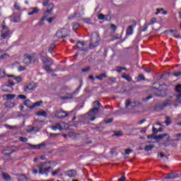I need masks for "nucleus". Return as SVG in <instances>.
<instances>
[{
	"instance_id": "1",
	"label": "nucleus",
	"mask_w": 181,
	"mask_h": 181,
	"mask_svg": "<svg viewBox=\"0 0 181 181\" xmlns=\"http://www.w3.org/2000/svg\"><path fill=\"white\" fill-rule=\"evenodd\" d=\"M36 62L39 63V59H37V57H36L35 54H24V59H23L24 64L29 66V64H31V63H36Z\"/></svg>"
},
{
	"instance_id": "2",
	"label": "nucleus",
	"mask_w": 181,
	"mask_h": 181,
	"mask_svg": "<svg viewBox=\"0 0 181 181\" xmlns=\"http://www.w3.org/2000/svg\"><path fill=\"white\" fill-rule=\"evenodd\" d=\"M98 45H100V34L97 32H94L92 33L89 49H94V47H97Z\"/></svg>"
},
{
	"instance_id": "3",
	"label": "nucleus",
	"mask_w": 181,
	"mask_h": 181,
	"mask_svg": "<svg viewBox=\"0 0 181 181\" xmlns=\"http://www.w3.org/2000/svg\"><path fill=\"white\" fill-rule=\"evenodd\" d=\"M54 115L55 118H59L62 119L63 118H66V117H69V114L66 111H64L63 110H56L54 112Z\"/></svg>"
},
{
	"instance_id": "4",
	"label": "nucleus",
	"mask_w": 181,
	"mask_h": 181,
	"mask_svg": "<svg viewBox=\"0 0 181 181\" xmlns=\"http://www.w3.org/2000/svg\"><path fill=\"white\" fill-rule=\"evenodd\" d=\"M57 37L58 39H63V37H67L69 36V30L62 28L59 30L56 33Z\"/></svg>"
},
{
	"instance_id": "5",
	"label": "nucleus",
	"mask_w": 181,
	"mask_h": 181,
	"mask_svg": "<svg viewBox=\"0 0 181 181\" xmlns=\"http://www.w3.org/2000/svg\"><path fill=\"white\" fill-rule=\"evenodd\" d=\"M43 166L45 165H37V168H38V172L40 175H46L47 176V173H49V170L52 169V167H48L46 168H43Z\"/></svg>"
},
{
	"instance_id": "6",
	"label": "nucleus",
	"mask_w": 181,
	"mask_h": 181,
	"mask_svg": "<svg viewBox=\"0 0 181 181\" xmlns=\"http://www.w3.org/2000/svg\"><path fill=\"white\" fill-rule=\"evenodd\" d=\"M76 46L78 49V50H82V52H87L88 48H87V45L86 44H84V42L78 41L76 43Z\"/></svg>"
},
{
	"instance_id": "7",
	"label": "nucleus",
	"mask_w": 181,
	"mask_h": 181,
	"mask_svg": "<svg viewBox=\"0 0 181 181\" xmlns=\"http://www.w3.org/2000/svg\"><path fill=\"white\" fill-rule=\"evenodd\" d=\"M35 88H36V85L35 84V83H30V84L24 86L23 90L28 93V91L35 90Z\"/></svg>"
},
{
	"instance_id": "8",
	"label": "nucleus",
	"mask_w": 181,
	"mask_h": 181,
	"mask_svg": "<svg viewBox=\"0 0 181 181\" xmlns=\"http://www.w3.org/2000/svg\"><path fill=\"white\" fill-rule=\"evenodd\" d=\"M65 176L68 177H76L77 176V171L76 170H70L65 172Z\"/></svg>"
},
{
	"instance_id": "9",
	"label": "nucleus",
	"mask_w": 181,
	"mask_h": 181,
	"mask_svg": "<svg viewBox=\"0 0 181 181\" xmlns=\"http://www.w3.org/2000/svg\"><path fill=\"white\" fill-rule=\"evenodd\" d=\"M136 101H132L131 99H128L125 101V107L128 108V107H136Z\"/></svg>"
},
{
	"instance_id": "10",
	"label": "nucleus",
	"mask_w": 181,
	"mask_h": 181,
	"mask_svg": "<svg viewBox=\"0 0 181 181\" xmlns=\"http://www.w3.org/2000/svg\"><path fill=\"white\" fill-rule=\"evenodd\" d=\"M98 111H100V109H98V107H93L88 112V115L90 117H94L97 115V114H98Z\"/></svg>"
},
{
	"instance_id": "11",
	"label": "nucleus",
	"mask_w": 181,
	"mask_h": 181,
	"mask_svg": "<svg viewBox=\"0 0 181 181\" xmlns=\"http://www.w3.org/2000/svg\"><path fill=\"white\" fill-rule=\"evenodd\" d=\"M49 128L50 129H52V131H57V129H59V131L63 130V127H62V125L59 123H57L55 125L50 126Z\"/></svg>"
},
{
	"instance_id": "12",
	"label": "nucleus",
	"mask_w": 181,
	"mask_h": 181,
	"mask_svg": "<svg viewBox=\"0 0 181 181\" xmlns=\"http://www.w3.org/2000/svg\"><path fill=\"white\" fill-rule=\"evenodd\" d=\"M2 91L4 93H12V91H13V88H12L11 86L6 85L3 86Z\"/></svg>"
},
{
	"instance_id": "13",
	"label": "nucleus",
	"mask_w": 181,
	"mask_h": 181,
	"mask_svg": "<svg viewBox=\"0 0 181 181\" xmlns=\"http://www.w3.org/2000/svg\"><path fill=\"white\" fill-rule=\"evenodd\" d=\"M16 97V95L15 94H6L3 95V98L7 100H13V98H15Z\"/></svg>"
},
{
	"instance_id": "14",
	"label": "nucleus",
	"mask_w": 181,
	"mask_h": 181,
	"mask_svg": "<svg viewBox=\"0 0 181 181\" xmlns=\"http://www.w3.org/2000/svg\"><path fill=\"white\" fill-rule=\"evenodd\" d=\"M134 28H135V25H130L127 28V36H131V35L134 34Z\"/></svg>"
},
{
	"instance_id": "15",
	"label": "nucleus",
	"mask_w": 181,
	"mask_h": 181,
	"mask_svg": "<svg viewBox=\"0 0 181 181\" xmlns=\"http://www.w3.org/2000/svg\"><path fill=\"white\" fill-rule=\"evenodd\" d=\"M31 9H32V11L28 13V16H32V15H35V13H39V12H40V9H39L37 7H35Z\"/></svg>"
},
{
	"instance_id": "16",
	"label": "nucleus",
	"mask_w": 181,
	"mask_h": 181,
	"mask_svg": "<svg viewBox=\"0 0 181 181\" xmlns=\"http://www.w3.org/2000/svg\"><path fill=\"white\" fill-rule=\"evenodd\" d=\"M9 30H1V36L2 39H6V37H8V36H9Z\"/></svg>"
},
{
	"instance_id": "17",
	"label": "nucleus",
	"mask_w": 181,
	"mask_h": 181,
	"mask_svg": "<svg viewBox=\"0 0 181 181\" xmlns=\"http://www.w3.org/2000/svg\"><path fill=\"white\" fill-rule=\"evenodd\" d=\"M5 127L8 129H21V128H22V126H20V125L11 126V125H8V124H6Z\"/></svg>"
},
{
	"instance_id": "18",
	"label": "nucleus",
	"mask_w": 181,
	"mask_h": 181,
	"mask_svg": "<svg viewBox=\"0 0 181 181\" xmlns=\"http://www.w3.org/2000/svg\"><path fill=\"white\" fill-rule=\"evenodd\" d=\"M54 6L52 4H48L47 11L45 12V15L47 13H51L52 11H53Z\"/></svg>"
},
{
	"instance_id": "19",
	"label": "nucleus",
	"mask_w": 181,
	"mask_h": 181,
	"mask_svg": "<svg viewBox=\"0 0 181 181\" xmlns=\"http://www.w3.org/2000/svg\"><path fill=\"white\" fill-rule=\"evenodd\" d=\"M24 105H25V107H28V108H33L32 107L33 106V104H32V101H30V100H25L24 101Z\"/></svg>"
},
{
	"instance_id": "20",
	"label": "nucleus",
	"mask_w": 181,
	"mask_h": 181,
	"mask_svg": "<svg viewBox=\"0 0 181 181\" xmlns=\"http://www.w3.org/2000/svg\"><path fill=\"white\" fill-rule=\"evenodd\" d=\"M95 78H97L98 80H100V81H103L104 78H107V75L105 74H100L99 76H95Z\"/></svg>"
},
{
	"instance_id": "21",
	"label": "nucleus",
	"mask_w": 181,
	"mask_h": 181,
	"mask_svg": "<svg viewBox=\"0 0 181 181\" xmlns=\"http://www.w3.org/2000/svg\"><path fill=\"white\" fill-rule=\"evenodd\" d=\"M28 145H29V146H30L33 149H40L41 146H45L44 144H37V145H33V144H28Z\"/></svg>"
},
{
	"instance_id": "22",
	"label": "nucleus",
	"mask_w": 181,
	"mask_h": 181,
	"mask_svg": "<svg viewBox=\"0 0 181 181\" xmlns=\"http://www.w3.org/2000/svg\"><path fill=\"white\" fill-rule=\"evenodd\" d=\"M38 129L37 127H33L32 126L28 127V129H27V132H38Z\"/></svg>"
},
{
	"instance_id": "23",
	"label": "nucleus",
	"mask_w": 181,
	"mask_h": 181,
	"mask_svg": "<svg viewBox=\"0 0 181 181\" xmlns=\"http://www.w3.org/2000/svg\"><path fill=\"white\" fill-rule=\"evenodd\" d=\"M176 177H179V175L177 174H175L173 173H170L166 177L165 179H175Z\"/></svg>"
},
{
	"instance_id": "24",
	"label": "nucleus",
	"mask_w": 181,
	"mask_h": 181,
	"mask_svg": "<svg viewBox=\"0 0 181 181\" xmlns=\"http://www.w3.org/2000/svg\"><path fill=\"white\" fill-rule=\"evenodd\" d=\"M1 175H2V177H3V179H4V180H7V181L11 180V175H8L7 173H2Z\"/></svg>"
},
{
	"instance_id": "25",
	"label": "nucleus",
	"mask_w": 181,
	"mask_h": 181,
	"mask_svg": "<svg viewBox=\"0 0 181 181\" xmlns=\"http://www.w3.org/2000/svg\"><path fill=\"white\" fill-rule=\"evenodd\" d=\"M42 62H43L44 64L47 65V66H52L53 64V60H52L51 59L42 60Z\"/></svg>"
},
{
	"instance_id": "26",
	"label": "nucleus",
	"mask_w": 181,
	"mask_h": 181,
	"mask_svg": "<svg viewBox=\"0 0 181 181\" xmlns=\"http://www.w3.org/2000/svg\"><path fill=\"white\" fill-rule=\"evenodd\" d=\"M165 136H168V138H169V134L168 133H165L164 134H159L155 137V139H163Z\"/></svg>"
},
{
	"instance_id": "27",
	"label": "nucleus",
	"mask_w": 181,
	"mask_h": 181,
	"mask_svg": "<svg viewBox=\"0 0 181 181\" xmlns=\"http://www.w3.org/2000/svg\"><path fill=\"white\" fill-rule=\"evenodd\" d=\"M2 153L3 155H6V156L11 155V153H13V150L12 149L4 150L2 151Z\"/></svg>"
},
{
	"instance_id": "28",
	"label": "nucleus",
	"mask_w": 181,
	"mask_h": 181,
	"mask_svg": "<svg viewBox=\"0 0 181 181\" xmlns=\"http://www.w3.org/2000/svg\"><path fill=\"white\" fill-rule=\"evenodd\" d=\"M122 78L127 80V81H132V78L129 76V75H127V74H123L122 76Z\"/></svg>"
},
{
	"instance_id": "29",
	"label": "nucleus",
	"mask_w": 181,
	"mask_h": 181,
	"mask_svg": "<svg viewBox=\"0 0 181 181\" xmlns=\"http://www.w3.org/2000/svg\"><path fill=\"white\" fill-rule=\"evenodd\" d=\"M93 108H98V110H100V107H101V103L98 102V100H96L93 102Z\"/></svg>"
},
{
	"instance_id": "30",
	"label": "nucleus",
	"mask_w": 181,
	"mask_h": 181,
	"mask_svg": "<svg viewBox=\"0 0 181 181\" xmlns=\"http://www.w3.org/2000/svg\"><path fill=\"white\" fill-rule=\"evenodd\" d=\"M18 181H27L28 177L25 175H20L18 177Z\"/></svg>"
},
{
	"instance_id": "31",
	"label": "nucleus",
	"mask_w": 181,
	"mask_h": 181,
	"mask_svg": "<svg viewBox=\"0 0 181 181\" xmlns=\"http://www.w3.org/2000/svg\"><path fill=\"white\" fill-rule=\"evenodd\" d=\"M153 148H155V146L153 145H150V146L146 145V147L144 148V151L146 152H149V151H152Z\"/></svg>"
},
{
	"instance_id": "32",
	"label": "nucleus",
	"mask_w": 181,
	"mask_h": 181,
	"mask_svg": "<svg viewBox=\"0 0 181 181\" xmlns=\"http://www.w3.org/2000/svg\"><path fill=\"white\" fill-rule=\"evenodd\" d=\"M4 77H6L5 69H0V78H4Z\"/></svg>"
},
{
	"instance_id": "33",
	"label": "nucleus",
	"mask_w": 181,
	"mask_h": 181,
	"mask_svg": "<svg viewBox=\"0 0 181 181\" xmlns=\"http://www.w3.org/2000/svg\"><path fill=\"white\" fill-rule=\"evenodd\" d=\"M172 105V100H168L167 101H165L163 105H162V108L165 107H168V105Z\"/></svg>"
},
{
	"instance_id": "34",
	"label": "nucleus",
	"mask_w": 181,
	"mask_h": 181,
	"mask_svg": "<svg viewBox=\"0 0 181 181\" xmlns=\"http://www.w3.org/2000/svg\"><path fill=\"white\" fill-rule=\"evenodd\" d=\"M37 115L39 117H47V113L45 111L38 112Z\"/></svg>"
},
{
	"instance_id": "35",
	"label": "nucleus",
	"mask_w": 181,
	"mask_h": 181,
	"mask_svg": "<svg viewBox=\"0 0 181 181\" xmlns=\"http://www.w3.org/2000/svg\"><path fill=\"white\" fill-rule=\"evenodd\" d=\"M40 104H43V102L38 101V102H36L35 103H33V106L31 107L35 108V107H40Z\"/></svg>"
},
{
	"instance_id": "36",
	"label": "nucleus",
	"mask_w": 181,
	"mask_h": 181,
	"mask_svg": "<svg viewBox=\"0 0 181 181\" xmlns=\"http://www.w3.org/2000/svg\"><path fill=\"white\" fill-rule=\"evenodd\" d=\"M176 101L181 104V93L176 95Z\"/></svg>"
},
{
	"instance_id": "37",
	"label": "nucleus",
	"mask_w": 181,
	"mask_h": 181,
	"mask_svg": "<svg viewBox=\"0 0 181 181\" xmlns=\"http://www.w3.org/2000/svg\"><path fill=\"white\" fill-rule=\"evenodd\" d=\"M61 169L60 168L56 169L55 170L52 172V176H56V175H59V173L60 172Z\"/></svg>"
},
{
	"instance_id": "38",
	"label": "nucleus",
	"mask_w": 181,
	"mask_h": 181,
	"mask_svg": "<svg viewBox=\"0 0 181 181\" xmlns=\"http://www.w3.org/2000/svg\"><path fill=\"white\" fill-rule=\"evenodd\" d=\"M44 70H45V71H47V73H52V69H50V66L49 65H45L44 66Z\"/></svg>"
},
{
	"instance_id": "39",
	"label": "nucleus",
	"mask_w": 181,
	"mask_h": 181,
	"mask_svg": "<svg viewBox=\"0 0 181 181\" xmlns=\"http://www.w3.org/2000/svg\"><path fill=\"white\" fill-rule=\"evenodd\" d=\"M157 19L156 18H151V20L150 21V22L147 24L148 26L151 25H153V23H156Z\"/></svg>"
},
{
	"instance_id": "40",
	"label": "nucleus",
	"mask_w": 181,
	"mask_h": 181,
	"mask_svg": "<svg viewBox=\"0 0 181 181\" xmlns=\"http://www.w3.org/2000/svg\"><path fill=\"white\" fill-rule=\"evenodd\" d=\"M175 91H176L177 93H180V91H181V84L180 83L175 86Z\"/></svg>"
},
{
	"instance_id": "41",
	"label": "nucleus",
	"mask_w": 181,
	"mask_h": 181,
	"mask_svg": "<svg viewBox=\"0 0 181 181\" xmlns=\"http://www.w3.org/2000/svg\"><path fill=\"white\" fill-rule=\"evenodd\" d=\"M79 27H80V24H78V23H73L74 30H77V29H78Z\"/></svg>"
},
{
	"instance_id": "42",
	"label": "nucleus",
	"mask_w": 181,
	"mask_h": 181,
	"mask_svg": "<svg viewBox=\"0 0 181 181\" xmlns=\"http://www.w3.org/2000/svg\"><path fill=\"white\" fill-rule=\"evenodd\" d=\"M165 122L166 125H170V124H172V121H170V118L168 116L165 117Z\"/></svg>"
},
{
	"instance_id": "43",
	"label": "nucleus",
	"mask_w": 181,
	"mask_h": 181,
	"mask_svg": "<svg viewBox=\"0 0 181 181\" xmlns=\"http://www.w3.org/2000/svg\"><path fill=\"white\" fill-rule=\"evenodd\" d=\"M98 19H99V21H104V19H105V16L103 13H100L98 16Z\"/></svg>"
},
{
	"instance_id": "44",
	"label": "nucleus",
	"mask_w": 181,
	"mask_h": 181,
	"mask_svg": "<svg viewBox=\"0 0 181 181\" xmlns=\"http://www.w3.org/2000/svg\"><path fill=\"white\" fill-rule=\"evenodd\" d=\"M5 57H9V55H8V54H1L0 53V60L5 59Z\"/></svg>"
},
{
	"instance_id": "45",
	"label": "nucleus",
	"mask_w": 181,
	"mask_h": 181,
	"mask_svg": "<svg viewBox=\"0 0 181 181\" xmlns=\"http://www.w3.org/2000/svg\"><path fill=\"white\" fill-rule=\"evenodd\" d=\"M124 153L126 155H129V153H132V149H131V148H126L124 150Z\"/></svg>"
},
{
	"instance_id": "46",
	"label": "nucleus",
	"mask_w": 181,
	"mask_h": 181,
	"mask_svg": "<svg viewBox=\"0 0 181 181\" xmlns=\"http://www.w3.org/2000/svg\"><path fill=\"white\" fill-rule=\"evenodd\" d=\"M18 139L21 142H28V139H26L25 137L21 136L18 138Z\"/></svg>"
},
{
	"instance_id": "47",
	"label": "nucleus",
	"mask_w": 181,
	"mask_h": 181,
	"mask_svg": "<svg viewBox=\"0 0 181 181\" xmlns=\"http://www.w3.org/2000/svg\"><path fill=\"white\" fill-rule=\"evenodd\" d=\"M6 107H15L14 103L7 102L6 103Z\"/></svg>"
},
{
	"instance_id": "48",
	"label": "nucleus",
	"mask_w": 181,
	"mask_h": 181,
	"mask_svg": "<svg viewBox=\"0 0 181 181\" xmlns=\"http://www.w3.org/2000/svg\"><path fill=\"white\" fill-rule=\"evenodd\" d=\"M14 80L16 83H21V81H22V78L21 76H18L14 78Z\"/></svg>"
},
{
	"instance_id": "49",
	"label": "nucleus",
	"mask_w": 181,
	"mask_h": 181,
	"mask_svg": "<svg viewBox=\"0 0 181 181\" xmlns=\"http://www.w3.org/2000/svg\"><path fill=\"white\" fill-rule=\"evenodd\" d=\"M83 22H85V23H88V25H91V19H90V18L84 19Z\"/></svg>"
},
{
	"instance_id": "50",
	"label": "nucleus",
	"mask_w": 181,
	"mask_h": 181,
	"mask_svg": "<svg viewBox=\"0 0 181 181\" xmlns=\"http://www.w3.org/2000/svg\"><path fill=\"white\" fill-rule=\"evenodd\" d=\"M25 70H26V67H25L23 66H20L18 67V71H25Z\"/></svg>"
},
{
	"instance_id": "51",
	"label": "nucleus",
	"mask_w": 181,
	"mask_h": 181,
	"mask_svg": "<svg viewBox=\"0 0 181 181\" xmlns=\"http://www.w3.org/2000/svg\"><path fill=\"white\" fill-rule=\"evenodd\" d=\"M110 29H112V30H113V32H115V30H117V26L115 24H112L110 25Z\"/></svg>"
},
{
	"instance_id": "52",
	"label": "nucleus",
	"mask_w": 181,
	"mask_h": 181,
	"mask_svg": "<svg viewBox=\"0 0 181 181\" xmlns=\"http://www.w3.org/2000/svg\"><path fill=\"white\" fill-rule=\"evenodd\" d=\"M115 136H122V133L121 132H115Z\"/></svg>"
},
{
	"instance_id": "53",
	"label": "nucleus",
	"mask_w": 181,
	"mask_h": 181,
	"mask_svg": "<svg viewBox=\"0 0 181 181\" xmlns=\"http://www.w3.org/2000/svg\"><path fill=\"white\" fill-rule=\"evenodd\" d=\"M112 121H114V119L113 118H110V119H107L105 121V124H110V122H112Z\"/></svg>"
},
{
	"instance_id": "54",
	"label": "nucleus",
	"mask_w": 181,
	"mask_h": 181,
	"mask_svg": "<svg viewBox=\"0 0 181 181\" xmlns=\"http://www.w3.org/2000/svg\"><path fill=\"white\" fill-rule=\"evenodd\" d=\"M81 71H83V73H87V71H90V66H88L86 68L82 69Z\"/></svg>"
},
{
	"instance_id": "55",
	"label": "nucleus",
	"mask_w": 181,
	"mask_h": 181,
	"mask_svg": "<svg viewBox=\"0 0 181 181\" xmlns=\"http://www.w3.org/2000/svg\"><path fill=\"white\" fill-rule=\"evenodd\" d=\"M18 98H20V100H26V95H18Z\"/></svg>"
},
{
	"instance_id": "56",
	"label": "nucleus",
	"mask_w": 181,
	"mask_h": 181,
	"mask_svg": "<svg viewBox=\"0 0 181 181\" xmlns=\"http://www.w3.org/2000/svg\"><path fill=\"white\" fill-rule=\"evenodd\" d=\"M69 98H71V96H61L60 99L61 100H69Z\"/></svg>"
},
{
	"instance_id": "57",
	"label": "nucleus",
	"mask_w": 181,
	"mask_h": 181,
	"mask_svg": "<svg viewBox=\"0 0 181 181\" xmlns=\"http://www.w3.org/2000/svg\"><path fill=\"white\" fill-rule=\"evenodd\" d=\"M42 5H43V6H47V5H49V0H45L42 2Z\"/></svg>"
},
{
	"instance_id": "58",
	"label": "nucleus",
	"mask_w": 181,
	"mask_h": 181,
	"mask_svg": "<svg viewBox=\"0 0 181 181\" xmlns=\"http://www.w3.org/2000/svg\"><path fill=\"white\" fill-rule=\"evenodd\" d=\"M116 71H117V73H121V71H122V66H117L116 69Z\"/></svg>"
},
{
	"instance_id": "59",
	"label": "nucleus",
	"mask_w": 181,
	"mask_h": 181,
	"mask_svg": "<svg viewBox=\"0 0 181 181\" xmlns=\"http://www.w3.org/2000/svg\"><path fill=\"white\" fill-rule=\"evenodd\" d=\"M174 76H175V77H180V76H181V72H180V71H179V72H175V73H174Z\"/></svg>"
},
{
	"instance_id": "60",
	"label": "nucleus",
	"mask_w": 181,
	"mask_h": 181,
	"mask_svg": "<svg viewBox=\"0 0 181 181\" xmlns=\"http://www.w3.org/2000/svg\"><path fill=\"white\" fill-rule=\"evenodd\" d=\"M139 80H145V76H144V74L139 75Z\"/></svg>"
},
{
	"instance_id": "61",
	"label": "nucleus",
	"mask_w": 181,
	"mask_h": 181,
	"mask_svg": "<svg viewBox=\"0 0 181 181\" xmlns=\"http://www.w3.org/2000/svg\"><path fill=\"white\" fill-rule=\"evenodd\" d=\"M151 98H152V96L150 95V96H148L146 98H144L143 101H149V100H151Z\"/></svg>"
},
{
	"instance_id": "62",
	"label": "nucleus",
	"mask_w": 181,
	"mask_h": 181,
	"mask_svg": "<svg viewBox=\"0 0 181 181\" xmlns=\"http://www.w3.org/2000/svg\"><path fill=\"white\" fill-rule=\"evenodd\" d=\"M2 29H3L2 30H5V31L9 30H8V27L5 25H2Z\"/></svg>"
},
{
	"instance_id": "63",
	"label": "nucleus",
	"mask_w": 181,
	"mask_h": 181,
	"mask_svg": "<svg viewBox=\"0 0 181 181\" xmlns=\"http://www.w3.org/2000/svg\"><path fill=\"white\" fill-rule=\"evenodd\" d=\"M2 29H3L2 30H5V31L9 30H8V27L5 25H2Z\"/></svg>"
},
{
	"instance_id": "64",
	"label": "nucleus",
	"mask_w": 181,
	"mask_h": 181,
	"mask_svg": "<svg viewBox=\"0 0 181 181\" xmlns=\"http://www.w3.org/2000/svg\"><path fill=\"white\" fill-rule=\"evenodd\" d=\"M118 181H125V176L122 175L121 178L118 180Z\"/></svg>"
}]
</instances>
